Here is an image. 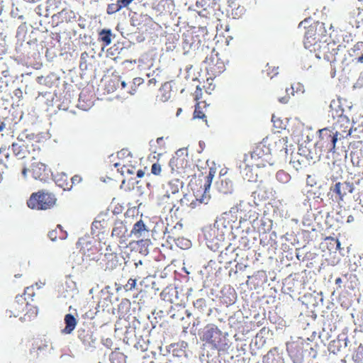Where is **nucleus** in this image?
<instances>
[{
  "label": "nucleus",
  "instance_id": "obj_1",
  "mask_svg": "<svg viewBox=\"0 0 363 363\" xmlns=\"http://www.w3.org/2000/svg\"><path fill=\"white\" fill-rule=\"evenodd\" d=\"M313 30L308 29L305 35L304 45L307 49L313 46V50L316 52L315 56L318 59H324L330 62L336 60L337 49L334 43H326L325 42L318 43L315 38H312Z\"/></svg>",
  "mask_w": 363,
  "mask_h": 363
},
{
  "label": "nucleus",
  "instance_id": "obj_2",
  "mask_svg": "<svg viewBox=\"0 0 363 363\" xmlns=\"http://www.w3.org/2000/svg\"><path fill=\"white\" fill-rule=\"evenodd\" d=\"M18 142L13 143L11 146L9 148L11 149L13 152V155L11 156L9 154L6 155V160L4 161L5 168H12L16 166V163L17 160H23L30 154V148L32 147V151L35 153L36 151L38 152H40V149L38 145L31 144L30 146L29 144L26 143L23 139H21L20 137H18Z\"/></svg>",
  "mask_w": 363,
  "mask_h": 363
},
{
  "label": "nucleus",
  "instance_id": "obj_3",
  "mask_svg": "<svg viewBox=\"0 0 363 363\" xmlns=\"http://www.w3.org/2000/svg\"><path fill=\"white\" fill-rule=\"evenodd\" d=\"M56 196L45 190L31 194L27 200V206L33 210L46 211L54 208L57 203Z\"/></svg>",
  "mask_w": 363,
  "mask_h": 363
},
{
  "label": "nucleus",
  "instance_id": "obj_4",
  "mask_svg": "<svg viewBox=\"0 0 363 363\" xmlns=\"http://www.w3.org/2000/svg\"><path fill=\"white\" fill-rule=\"evenodd\" d=\"M213 174L209 172L208 176L205 177L204 189L202 192L196 195L194 194H186L181 199L182 205H186L191 209L196 208L201 204H207L211 199L207 190L210 188Z\"/></svg>",
  "mask_w": 363,
  "mask_h": 363
},
{
  "label": "nucleus",
  "instance_id": "obj_5",
  "mask_svg": "<svg viewBox=\"0 0 363 363\" xmlns=\"http://www.w3.org/2000/svg\"><path fill=\"white\" fill-rule=\"evenodd\" d=\"M119 161L114 164V167L122 175H133L140 165L135 157L127 149H123L118 152Z\"/></svg>",
  "mask_w": 363,
  "mask_h": 363
},
{
  "label": "nucleus",
  "instance_id": "obj_6",
  "mask_svg": "<svg viewBox=\"0 0 363 363\" xmlns=\"http://www.w3.org/2000/svg\"><path fill=\"white\" fill-rule=\"evenodd\" d=\"M269 160L270 153L269 148L264 144L260 143L253 149L250 156L247 157L245 161L248 167L261 168L269 164Z\"/></svg>",
  "mask_w": 363,
  "mask_h": 363
},
{
  "label": "nucleus",
  "instance_id": "obj_7",
  "mask_svg": "<svg viewBox=\"0 0 363 363\" xmlns=\"http://www.w3.org/2000/svg\"><path fill=\"white\" fill-rule=\"evenodd\" d=\"M318 143L322 148L330 152H335L336 143L339 135L329 128H325L319 130Z\"/></svg>",
  "mask_w": 363,
  "mask_h": 363
},
{
  "label": "nucleus",
  "instance_id": "obj_8",
  "mask_svg": "<svg viewBox=\"0 0 363 363\" xmlns=\"http://www.w3.org/2000/svg\"><path fill=\"white\" fill-rule=\"evenodd\" d=\"M169 166L173 172L182 177H189L191 175V164L189 162L186 155L173 157L169 161Z\"/></svg>",
  "mask_w": 363,
  "mask_h": 363
},
{
  "label": "nucleus",
  "instance_id": "obj_9",
  "mask_svg": "<svg viewBox=\"0 0 363 363\" xmlns=\"http://www.w3.org/2000/svg\"><path fill=\"white\" fill-rule=\"evenodd\" d=\"M201 340L217 347L223 344V333L216 325L208 324L204 328Z\"/></svg>",
  "mask_w": 363,
  "mask_h": 363
},
{
  "label": "nucleus",
  "instance_id": "obj_10",
  "mask_svg": "<svg viewBox=\"0 0 363 363\" xmlns=\"http://www.w3.org/2000/svg\"><path fill=\"white\" fill-rule=\"evenodd\" d=\"M11 312L15 317L21 314L26 315L30 311L32 314L36 315V311L33 306L30 305L23 295H18L11 306Z\"/></svg>",
  "mask_w": 363,
  "mask_h": 363
},
{
  "label": "nucleus",
  "instance_id": "obj_11",
  "mask_svg": "<svg viewBox=\"0 0 363 363\" xmlns=\"http://www.w3.org/2000/svg\"><path fill=\"white\" fill-rule=\"evenodd\" d=\"M148 234L149 230L144 222L140 219L133 225L130 235H133L138 239L137 241L138 245H149L151 243L150 240L143 239V238L148 235Z\"/></svg>",
  "mask_w": 363,
  "mask_h": 363
},
{
  "label": "nucleus",
  "instance_id": "obj_12",
  "mask_svg": "<svg viewBox=\"0 0 363 363\" xmlns=\"http://www.w3.org/2000/svg\"><path fill=\"white\" fill-rule=\"evenodd\" d=\"M182 186V182L179 179H172L169 181L164 186L165 194L161 197V201L168 203L170 206H174V201L172 199L169 202L171 196L175 195L179 193L180 188Z\"/></svg>",
  "mask_w": 363,
  "mask_h": 363
},
{
  "label": "nucleus",
  "instance_id": "obj_13",
  "mask_svg": "<svg viewBox=\"0 0 363 363\" xmlns=\"http://www.w3.org/2000/svg\"><path fill=\"white\" fill-rule=\"evenodd\" d=\"M336 133L339 135V139L346 138L351 135L352 127L350 121L346 116L340 115L335 125Z\"/></svg>",
  "mask_w": 363,
  "mask_h": 363
},
{
  "label": "nucleus",
  "instance_id": "obj_14",
  "mask_svg": "<svg viewBox=\"0 0 363 363\" xmlns=\"http://www.w3.org/2000/svg\"><path fill=\"white\" fill-rule=\"evenodd\" d=\"M30 172L35 179L47 182L50 179V171L47 166L42 162L33 163Z\"/></svg>",
  "mask_w": 363,
  "mask_h": 363
},
{
  "label": "nucleus",
  "instance_id": "obj_15",
  "mask_svg": "<svg viewBox=\"0 0 363 363\" xmlns=\"http://www.w3.org/2000/svg\"><path fill=\"white\" fill-rule=\"evenodd\" d=\"M217 0H198L196 6L201 9L199 11L201 16L208 18L215 11Z\"/></svg>",
  "mask_w": 363,
  "mask_h": 363
},
{
  "label": "nucleus",
  "instance_id": "obj_16",
  "mask_svg": "<svg viewBox=\"0 0 363 363\" xmlns=\"http://www.w3.org/2000/svg\"><path fill=\"white\" fill-rule=\"evenodd\" d=\"M77 336L86 347H92L96 339L93 337V332L89 327L80 328L77 331Z\"/></svg>",
  "mask_w": 363,
  "mask_h": 363
},
{
  "label": "nucleus",
  "instance_id": "obj_17",
  "mask_svg": "<svg viewBox=\"0 0 363 363\" xmlns=\"http://www.w3.org/2000/svg\"><path fill=\"white\" fill-rule=\"evenodd\" d=\"M127 232L128 229L125 223L121 220H117L114 223L111 236L117 238L120 243H123L127 240Z\"/></svg>",
  "mask_w": 363,
  "mask_h": 363
},
{
  "label": "nucleus",
  "instance_id": "obj_18",
  "mask_svg": "<svg viewBox=\"0 0 363 363\" xmlns=\"http://www.w3.org/2000/svg\"><path fill=\"white\" fill-rule=\"evenodd\" d=\"M206 62L208 63V69L210 70L213 75H217L222 73L225 70V65L223 62L220 61L217 54L216 57L211 55L210 57H206Z\"/></svg>",
  "mask_w": 363,
  "mask_h": 363
},
{
  "label": "nucleus",
  "instance_id": "obj_19",
  "mask_svg": "<svg viewBox=\"0 0 363 363\" xmlns=\"http://www.w3.org/2000/svg\"><path fill=\"white\" fill-rule=\"evenodd\" d=\"M353 189V184L345 182L344 183L337 182L332 191L338 196L340 200H342L347 193H352Z\"/></svg>",
  "mask_w": 363,
  "mask_h": 363
},
{
  "label": "nucleus",
  "instance_id": "obj_20",
  "mask_svg": "<svg viewBox=\"0 0 363 363\" xmlns=\"http://www.w3.org/2000/svg\"><path fill=\"white\" fill-rule=\"evenodd\" d=\"M104 262L106 264V269H113L116 267L118 263L117 253L112 252L111 246L106 248Z\"/></svg>",
  "mask_w": 363,
  "mask_h": 363
},
{
  "label": "nucleus",
  "instance_id": "obj_21",
  "mask_svg": "<svg viewBox=\"0 0 363 363\" xmlns=\"http://www.w3.org/2000/svg\"><path fill=\"white\" fill-rule=\"evenodd\" d=\"M134 0H118L116 4H109L107 6L106 13L108 15L116 13L124 7H127Z\"/></svg>",
  "mask_w": 363,
  "mask_h": 363
},
{
  "label": "nucleus",
  "instance_id": "obj_22",
  "mask_svg": "<svg viewBox=\"0 0 363 363\" xmlns=\"http://www.w3.org/2000/svg\"><path fill=\"white\" fill-rule=\"evenodd\" d=\"M207 105L205 102H199L195 106L194 118L201 119L207 124Z\"/></svg>",
  "mask_w": 363,
  "mask_h": 363
},
{
  "label": "nucleus",
  "instance_id": "obj_23",
  "mask_svg": "<svg viewBox=\"0 0 363 363\" xmlns=\"http://www.w3.org/2000/svg\"><path fill=\"white\" fill-rule=\"evenodd\" d=\"M65 327L62 330L65 334H71L76 328L77 321L74 316L70 313L66 314L64 318Z\"/></svg>",
  "mask_w": 363,
  "mask_h": 363
},
{
  "label": "nucleus",
  "instance_id": "obj_24",
  "mask_svg": "<svg viewBox=\"0 0 363 363\" xmlns=\"http://www.w3.org/2000/svg\"><path fill=\"white\" fill-rule=\"evenodd\" d=\"M218 189L224 194H231L233 191V184L230 179H223L220 181Z\"/></svg>",
  "mask_w": 363,
  "mask_h": 363
},
{
  "label": "nucleus",
  "instance_id": "obj_25",
  "mask_svg": "<svg viewBox=\"0 0 363 363\" xmlns=\"http://www.w3.org/2000/svg\"><path fill=\"white\" fill-rule=\"evenodd\" d=\"M111 36L112 33L110 29H103L99 33V39L104 46H108L111 43Z\"/></svg>",
  "mask_w": 363,
  "mask_h": 363
},
{
  "label": "nucleus",
  "instance_id": "obj_26",
  "mask_svg": "<svg viewBox=\"0 0 363 363\" xmlns=\"http://www.w3.org/2000/svg\"><path fill=\"white\" fill-rule=\"evenodd\" d=\"M109 359L111 363H126V356L118 350L112 352Z\"/></svg>",
  "mask_w": 363,
  "mask_h": 363
},
{
  "label": "nucleus",
  "instance_id": "obj_27",
  "mask_svg": "<svg viewBox=\"0 0 363 363\" xmlns=\"http://www.w3.org/2000/svg\"><path fill=\"white\" fill-rule=\"evenodd\" d=\"M144 80L141 77H135L133 79L131 83L130 84L129 87H128L126 91L128 94H134L137 91V87L140 85L143 84Z\"/></svg>",
  "mask_w": 363,
  "mask_h": 363
},
{
  "label": "nucleus",
  "instance_id": "obj_28",
  "mask_svg": "<svg viewBox=\"0 0 363 363\" xmlns=\"http://www.w3.org/2000/svg\"><path fill=\"white\" fill-rule=\"evenodd\" d=\"M235 299L236 293L235 292V291H232L229 292L228 296L223 295L221 297V302L226 306H229L233 305L235 302Z\"/></svg>",
  "mask_w": 363,
  "mask_h": 363
},
{
  "label": "nucleus",
  "instance_id": "obj_29",
  "mask_svg": "<svg viewBox=\"0 0 363 363\" xmlns=\"http://www.w3.org/2000/svg\"><path fill=\"white\" fill-rule=\"evenodd\" d=\"M277 179L283 184H286L289 182L291 177L284 170H279L276 174Z\"/></svg>",
  "mask_w": 363,
  "mask_h": 363
},
{
  "label": "nucleus",
  "instance_id": "obj_30",
  "mask_svg": "<svg viewBox=\"0 0 363 363\" xmlns=\"http://www.w3.org/2000/svg\"><path fill=\"white\" fill-rule=\"evenodd\" d=\"M194 307L199 312H203L206 308V301L204 298H200L194 302Z\"/></svg>",
  "mask_w": 363,
  "mask_h": 363
},
{
  "label": "nucleus",
  "instance_id": "obj_31",
  "mask_svg": "<svg viewBox=\"0 0 363 363\" xmlns=\"http://www.w3.org/2000/svg\"><path fill=\"white\" fill-rule=\"evenodd\" d=\"M119 84H121L122 89H125L128 86L124 81H121L118 77H114L108 81V85L115 88L116 86H119Z\"/></svg>",
  "mask_w": 363,
  "mask_h": 363
},
{
  "label": "nucleus",
  "instance_id": "obj_32",
  "mask_svg": "<svg viewBox=\"0 0 363 363\" xmlns=\"http://www.w3.org/2000/svg\"><path fill=\"white\" fill-rule=\"evenodd\" d=\"M165 86L166 85H164L162 86V88L160 89V91L161 93V95L160 96H157V97L160 98V100L162 101H167L169 98H170V96H171V93H170V91H166L165 93H162L163 91H164V88H165Z\"/></svg>",
  "mask_w": 363,
  "mask_h": 363
},
{
  "label": "nucleus",
  "instance_id": "obj_33",
  "mask_svg": "<svg viewBox=\"0 0 363 363\" xmlns=\"http://www.w3.org/2000/svg\"><path fill=\"white\" fill-rule=\"evenodd\" d=\"M135 286H136V279L130 278L128 279L127 284L125 285H124L123 288H124L125 291H131L133 289H135Z\"/></svg>",
  "mask_w": 363,
  "mask_h": 363
},
{
  "label": "nucleus",
  "instance_id": "obj_34",
  "mask_svg": "<svg viewBox=\"0 0 363 363\" xmlns=\"http://www.w3.org/2000/svg\"><path fill=\"white\" fill-rule=\"evenodd\" d=\"M276 144H279L280 150H287V139L285 138H279L277 141L275 142Z\"/></svg>",
  "mask_w": 363,
  "mask_h": 363
},
{
  "label": "nucleus",
  "instance_id": "obj_35",
  "mask_svg": "<svg viewBox=\"0 0 363 363\" xmlns=\"http://www.w3.org/2000/svg\"><path fill=\"white\" fill-rule=\"evenodd\" d=\"M161 172H162V167L159 163L156 162L152 165V167H151V173L152 174L157 176V175L160 174Z\"/></svg>",
  "mask_w": 363,
  "mask_h": 363
},
{
  "label": "nucleus",
  "instance_id": "obj_36",
  "mask_svg": "<svg viewBox=\"0 0 363 363\" xmlns=\"http://www.w3.org/2000/svg\"><path fill=\"white\" fill-rule=\"evenodd\" d=\"M290 163L293 166V167L295 168L296 170L301 169L303 167V165L300 162L299 159H296V157L292 159Z\"/></svg>",
  "mask_w": 363,
  "mask_h": 363
},
{
  "label": "nucleus",
  "instance_id": "obj_37",
  "mask_svg": "<svg viewBox=\"0 0 363 363\" xmlns=\"http://www.w3.org/2000/svg\"><path fill=\"white\" fill-rule=\"evenodd\" d=\"M82 177L78 174H76L71 178L72 184H77L80 183L82 182Z\"/></svg>",
  "mask_w": 363,
  "mask_h": 363
},
{
  "label": "nucleus",
  "instance_id": "obj_38",
  "mask_svg": "<svg viewBox=\"0 0 363 363\" xmlns=\"http://www.w3.org/2000/svg\"><path fill=\"white\" fill-rule=\"evenodd\" d=\"M36 346L38 350H44L48 347V345L45 343H43L42 340H40V342L38 341L36 342Z\"/></svg>",
  "mask_w": 363,
  "mask_h": 363
},
{
  "label": "nucleus",
  "instance_id": "obj_39",
  "mask_svg": "<svg viewBox=\"0 0 363 363\" xmlns=\"http://www.w3.org/2000/svg\"><path fill=\"white\" fill-rule=\"evenodd\" d=\"M326 240H331L332 242H333L335 244H336L337 245V249H340V242L339 241L338 239H335V238H331V237H328L326 238Z\"/></svg>",
  "mask_w": 363,
  "mask_h": 363
},
{
  "label": "nucleus",
  "instance_id": "obj_40",
  "mask_svg": "<svg viewBox=\"0 0 363 363\" xmlns=\"http://www.w3.org/2000/svg\"><path fill=\"white\" fill-rule=\"evenodd\" d=\"M356 50H363V42H358L354 46V51Z\"/></svg>",
  "mask_w": 363,
  "mask_h": 363
},
{
  "label": "nucleus",
  "instance_id": "obj_41",
  "mask_svg": "<svg viewBox=\"0 0 363 363\" xmlns=\"http://www.w3.org/2000/svg\"><path fill=\"white\" fill-rule=\"evenodd\" d=\"M289 98H290L289 96L287 94L285 96L279 98V102H281L282 104H286L289 101Z\"/></svg>",
  "mask_w": 363,
  "mask_h": 363
},
{
  "label": "nucleus",
  "instance_id": "obj_42",
  "mask_svg": "<svg viewBox=\"0 0 363 363\" xmlns=\"http://www.w3.org/2000/svg\"><path fill=\"white\" fill-rule=\"evenodd\" d=\"M4 167H5L4 162L3 163V162H0V182L3 179Z\"/></svg>",
  "mask_w": 363,
  "mask_h": 363
},
{
  "label": "nucleus",
  "instance_id": "obj_43",
  "mask_svg": "<svg viewBox=\"0 0 363 363\" xmlns=\"http://www.w3.org/2000/svg\"><path fill=\"white\" fill-rule=\"evenodd\" d=\"M138 178H141L144 176V172L141 169H136L135 173Z\"/></svg>",
  "mask_w": 363,
  "mask_h": 363
},
{
  "label": "nucleus",
  "instance_id": "obj_44",
  "mask_svg": "<svg viewBox=\"0 0 363 363\" xmlns=\"http://www.w3.org/2000/svg\"><path fill=\"white\" fill-rule=\"evenodd\" d=\"M229 6L233 7L236 6L237 0H226Z\"/></svg>",
  "mask_w": 363,
  "mask_h": 363
},
{
  "label": "nucleus",
  "instance_id": "obj_45",
  "mask_svg": "<svg viewBox=\"0 0 363 363\" xmlns=\"http://www.w3.org/2000/svg\"><path fill=\"white\" fill-rule=\"evenodd\" d=\"M28 168L26 167V165L23 166V169H22V171H21V173H22V175L24 177H26L27 176V172H28Z\"/></svg>",
  "mask_w": 363,
  "mask_h": 363
},
{
  "label": "nucleus",
  "instance_id": "obj_46",
  "mask_svg": "<svg viewBox=\"0 0 363 363\" xmlns=\"http://www.w3.org/2000/svg\"><path fill=\"white\" fill-rule=\"evenodd\" d=\"M101 220H95L92 223V227H95V228H99V225H101Z\"/></svg>",
  "mask_w": 363,
  "mask_h": 363
},
{
  "label": "nucleus",
  "instance_id": "obj_47",
  "mask_svg": "<svg viewBox=\"0 0 363 363\" xmlns=\"http://www.w3.org/2000/svg\"><path fill=\"white\" fill-rule=\"evenodd\" d=\"M6 124L3 121H0V132L4 130Z\"/></svg>",
  "mask_w": 363,
  "mask_h": 363
},
{
  "label": "nucleus",
  "instance_id": "obj_48",
  "mask_svg": "<svg viewBox=\"0 0 363 363\" xmlns=\"http://www.w3.org/2000/svg\"><path fill=\"white\" fill-rule=\"evenodd\" d=\"M272 121L274 123V125L275 127H277V128H281V129L282 128L281 125H276V122L277 121L274 119V116H272Z\"/></svg>",
  "mask_w": 363,
  "mask_h": 363
},
{
  "label": "nucleus",
  "instance_id": "obj_49",
  "mask_svg": "<svg viewBox=\"0 0 363 363\" xmlns=\"http://www.w3.org/2000/svg\"><path fill=\"white\" fill-rule=\"evenodd\" d=\"M148 83H149L150 85L152 84L155 85L156 83H157V81H156V79L155 78H152V79H150L149 80Z\"/></svg>",
  "mask_w": 363,
  "mask_h": 363
},
{
  "label": "nucleus",
  "instance_id": "obj_50",
  "mask_svg": "<svg viewBox=\"0 0 363 363\" xmlns=\"http://www.w3.org/2000/svg\"><path fill=\"white\" fill-rule=\"evenodd\" d=\"M357 62H363V53L358 58H357Z\"/></svg>",
  "mask_w": 363,
  "mask_h": 363
},
{
  "label": "nucleus",
  "instance_id": "obj_51",
  "mask_svg": "<svg viewBox=\"0 0 363 363\" xmlns=\"http://www.w3.org/2000/svg\"><path fill=\"white\" fill-rule=\"evenodd\" d=\"M341 283H342V279L340 277H338L335 279L336 284H340Z\"/></svg>",
  "mask_w": 363,
  "mask_h": 363
},
{
  "label": "nucleus",
  "instance_id": "obj_52",
  "mask_svg": "<svg viewBox=\"0 0 363 363\" xmlns=\"http://www.w3.org/2000/svg\"><path fill=\"white\" fill-rule=\"evenodd\" d=\"M354 220V217L352 216H349L347 217V222L350 223V222H352Z\"/></svg>",
  "mask_w": 363,
  "mask_h": 363
},
{
  "label": "nucleus",
  "instance_id": "obj_53",
  "mask_svg": "<svg viewBox=\"0 0 363 363\" xmlns=\"http://www.w3.org/2000/svg\"><path fill=\"white\" fill-rule=\"evenodd\" d=\"M289 90H291V93L293 94V92H294V88H293V86H291L290 88H286V91L287 93H288V91H289Z\"/></svg>",
  "mask_w": 363,
  "mask_h": 363
},
{
  "label": "nucleus",
  "instance_id": "obj_54",
  "mask_svg": "<svg viewBox=\"0 0 363 363\" xmlns=\"http://www.w3.org/2000/svg\"><path fill=\"white\" fill-rule=\"evenodd\" d=\"M269 69H270V67L269 66V65H267L266 71L267 72L268 75L270 74Z\"/></svg>",
  "mask_w": 363,
  "mask_h": 363
},
{
  "label": "nucleus",
  "instance_id": "obj_55",
  "mask_svg": "<svg viewBox=\"0 0 363 363\" xmlns=\"http://www.w3.org/2000/svg\"><path fill=\"white\" fill-rule=\"evenodd\" d=\"M162 140H163V138H158L157 139V143H161Z\"/></svg>",
  "mask_w": 363,
  "mask_h": 363
},
{
  "label": "nucleus",
  "instance_id": "obj_56",
  "mask_svg": "<svg viewBox=\"0 0 363 363\" xmlns=\"http://www.w3.org/2000/svg\"><path fill=\"white\" fill-rule=\"evenodd\" d=\"M278 74V72L276 70L275 72L271 76V77H273V76L277 75Z\"/></svg>",
  "mask_w": 363,
  "mask_h": 363
},
{
  "label": "nucleus",
  "instance_id": "obj_57",
  "mask_svg": "<svg viewBox=\"0 0 363 363\" xmlns=\"http://www.w3.org/2000/svg\"><path fill=\"white\" fill-rule=\"evenodd\" d=\"M138 264H142V261H139L138 263H135V266L137 267Z\"/></svg>",
  "mask_w": 363,
  "mask_h": 363
},
{
  "label": "nucleus",
  "instance_id": "obj_58",
  "mask_svg": "<svg viewBox=\"0 0 363 363\" xmlns=\"http://www.w3.org/2000/svg\"><path fill=\"white\" fill-rule=\"evenodd\" d=\"M72 184L70 186V187L67 186V189H71V188H72ZM65 189H66V187H65Z\"/></svg>",
  "mask_w": 363,
  "mask_h": 363
},
{
  "label": "nucleus",
  "instance_id": "obj_59",
  "mask_svg": "<svg viewBox=\"0 0 363 363\" xmlns=\"http://www.w3.org/2000/svg\"><path fill=\"white\" fill-rule=\"evenodd\" d=\"M36 156H37L36 155H33V156H32L33 159H35V157H36Z\"/></svg>",
  "mask_w": 363,
  "mask_h": 363
},
{
  "label": "nucleus",
  "instance_id": "obj_60",
  "mask_svg": "<svg viewBox=\"0 0 363 363\" xmlns=\"http://www.w3.org/2000/svg\"><path fill=\"white\" fill-rule=\"evenodd\" d=\"M121 306H123V304H122V303H121V304L118 306V309H120V308H121Z\"/></svg>",
  "mask_w": 363,
  "mask_h": 363
},
{
  "label": "nucleus",
  "instance_id": "obj_61",
  "mask_svg": "<svg viewBox=\"0 0 363 363\" xmlns=\"http://www.w3.org/2000/svg\"><path fill=\"white\" fill-rule=\"evenodd\" d=\"M28 1H33L35 2L36 0H28Z\"/></svg>",
  "mask_w": 363,
  "mask_h": 363
},
{
  "label": "nucleus",
  "instance_id": "obj_62",
  "mask_svg": "<svg viewBox=\"0 0 363 363\" xmlns=\"http://www.w3.org/2000/svg\"><path fill=\"white\" fill-rule=\"evenodd\" d=\"M150 363H155L153 361H151Z\"/></svg>",
  "mask_w": 363,
  "mask_h": 363
}]
</instances>
